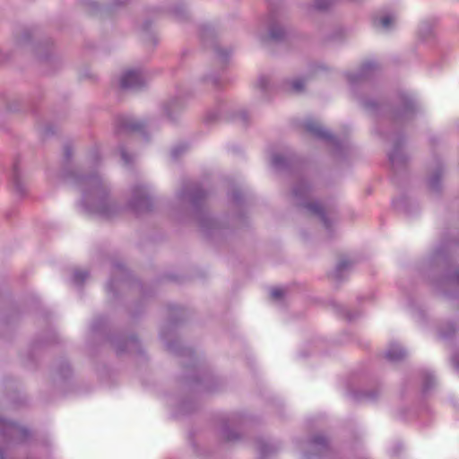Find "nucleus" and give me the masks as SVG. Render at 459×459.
Returning <instances> with one entry per match:
<instances>
[{"instance_id": "obj_11", "label": "nucleus", "mask_w": 459, "mask_h": 459, "mask_svg": "<svg viewBox=\"0 0 459 459\" xmlns=\"http://www.w3.org/2000/svg\"><path fill=\"white\" fill-rule=\"evenodd\" d=\"M271 37H272L273 39H278V38H279V36H278V35H276V34H274L273 32L272 33Z\"/></svg>"}, {"instance_id": "obj_6", "label": "nucleus", "mask_w": 459, "mask_h": 459, "mask_svg": "<svg viewBox=\"0 0 459 459\" xmlns=\"http://www.w3.org/2000/svg\"><path fill=\"white\" fill-rule=\"evenodd\" d=\"M307 208L309 209V211H311L312 212L314 213H316V214H319L321 217H322V220H325V217H324V214H323V210L321 208L320 205L316 204H311L307 206Z\"/></svg>"}, {"instance_id": "obj_5", "label": "nucleus", "mask_w": 459, "mask_h": 459, "mask_svg": "<svg viewBox=\"0 0 459 459\" xmlns=\"http://www.w3.org/2000/svg\"><path fill=\"white\" fill-rule=\"evenodd\" d=\"M285 296V289H273L270 297L273 300H280Z\"/></svg>"}, {"instance_id": "obj_9", "label": "nucleus", "mask_w": 459, "mask_h": 459, "mask_svg": "<svg viewBox=\"0 0 459 459\" xmlns=\"http://www.w3.org/2000/svg\"><path fill=\"white\" fill-rule=\"evenodd\" d=\"M329 3H330V0H317L316 1V8L324 9L329 4Z\"/></svg>"}, {"instance_id": "obj_4", "label": "nucleus", "mask_w": 459, "mask_h": 459, "mask_svg": "<svg viewBox=\"0 0 459 459\" xmlns=\"http://www.w3.org/2000/svg\"><path fill=\"white\" fill-rule=\"evenodd\" d=\"M2 428L3 431H5V429H9L11 434H13L19 430L18 426L5 420H0V431L2 430Z\"/></svg>"}, {"instance_id": "obj_12", "label": "nucleus", "mask_w": 459, "mask_h": 459, "mask_svg": "<svg viewBox=\"0 0 459 459\" xmlns=\"http://www.w3.org/2000/svg\"><path fill=\"white\" fill-rule=\"evenodd\" d=\"M124 160L127 162L126 157L123 154Z\"/></svg>"}, {"instance_id": "obj_10", "label": "nucleus", "mask_w": 459, "mask_h": 459, "mask_svg": "<svg viewBox=\"0 0 459 459\" xmlns=\"http://www.w3.org/2000/svg\"><path fill=\"white\" fill-rule=\"evenodd\" d=\"M346 266H347V263H341V264H339V267H340L341 269H342V268H344V267H346Z\"/></svg>"}, {"instance_id": "obj_7", "label": "nucleus", "mask_w": 459, "mask_h": 459, "mask_svg": "<svg viewBox=\"0 0 459 459\" xmlns=\"http://www.w3.org/2000/svg\"><path fill=\"white\" fill-rule=\"evenodd\" d=\"M379 22L382 27L388 28L393 23V18L390 16H385L380 19Z\"/></svg>"}, {"instance_id": "obj_1", "label": "nucleus", "mask_w": 459, "mask_h": 459, "mask_svg": "<svg viewBox=\"0 0 459 459\" xmlns=\"http://www.w3.org/2000/svg\"><path fill=\"white\" fill-rule=\"evenodd\" d=\"M120 83L124 89L137 87L141 84V76L135 71H128L123 75Z\"/></svg>"}, {"instance_id": "obj_2", "label": "nucleus", "mask_w": 459, "mask_h": 459, "mask_svg": "<svg viewBox=\"0 0 459 459\" xmlns=\"http://www.w3.org/2000/svg\"><path fill=\"white\" fill-rule=\"evenodd\" d=\"M405 355V351L398 343H392L385 352L387 359L398 360Z\"/></svg>"}, {"instance_id": "obj_8", "label": "nucleus", "mask_w": 459, "mask_h": 459, "mask_svg": "<svg viewBox=\"0 0 459 459\" xmlns=\"http://www.w3.org/2000/svg\"><path fill=\"white\" fill-rule=\"evenodd\" d=\"M304 88V82L301 80H297L292 82V90L294 91H300Z\"/></svg>"}, {"instance_id": "obj_3", "label": "nucleus", "mask_w": 459, "mask_h": 459, "mask_svg": "<svg viewBox=\"0 0 459 459\" xmlns=\"http://www.w3.org/2000/svg\"><path fill=\"white\" fill-rule=\"evenodd\" d=\"M305 126L308 132H310L319 137H326L327 136L326 133L323 130L321 126L316 121H308L306 123Z\"/></svg>"}]
</instances>
